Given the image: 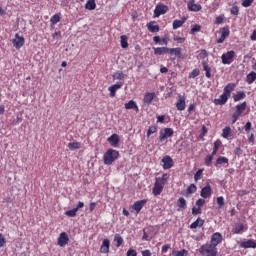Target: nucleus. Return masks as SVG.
<instances>
[{"label":"nucleus","instance_id":"f257e3e1","mask_svg":"<svg viewBox=\"0 0 256 256\" xmlns=\"http://www.w3.org/2000/svg\"><path fill=\"white\" fill-rule=\"evenodd\" d=\"M167 181H169V174L165 173L162 177H157L154 183V187L152 189V193L155 197L160 193H163V189H165V185H167Z\"/></svg>","mask_w":256,"mask_h":256},{"label":"nucleus","instance_id":"f03ea898","mask_svg":"<svg viewBox=\"0 0 256 256\" xmlns=\"http://www.w3.org/2000/svg\"><path fill=\"white\" fill-rule=\"evenodd\" d=\"M119 159V151L108 149L107 152L104 154V164L105 165H113L114 161Z\"/></svg>","mask_w":256,"mask_h":256},{"label":"nucleus","instance_id":"7ed1b4c3","mask_svg":"<svg viewBox=\"0 0 256 256\" xmlns=\"http://www.w3.org/2000/svg\"><path fill=\"white\" fill-rule=\"evenodd\" d=\"M199 253L203 256H217L218 250L209 243H206L199 248Z\"/></svg>","mask_w":256,"mask_h":256},{"label":"nucleus","instance_id":"20e7f679","mask_svg":"<svg viewBox=\"0 0 256 256\" xmlns=\"http://www.w3.org/2000/svg\"><path fill=\"white\" fill-rule=\"evenodd\" d=\"M235 58V51L231 50L227 53L222 54L221 59L223 65H231L233 63V59Z\"/></svg>","mask_w":256,"mask_h":256},{"label":"nucleus","instance_id":"39448f33","mask_svg":"<svg viewBox=\"0 0 256 256\" xmlns=\"http://www.w3.org/2000/svg\"><path fill=\"white\" fill-rule=\"evenodd\" d=\"M223 241V235H221V233L216 232L212 235L210 243H208V245H211L212 247H214V249H217V245H219V243H222Z\"/></svg>","mask_w":256,"mask_h":256},{"label":"nucleus","instance_id":"423d86ee","mask_svg":"<svg viewBox=\"0 0 256 256\" xmlns=\"http://www.w3.org/2000/svg\"><path fill=\"white\" fill-rule=\"evenodd\" d=\"M58 247H65L69 245V234L67 232H61L58 239H57Z\"/></svg>","mask_w":256,"mask_h":256},{"label":"nucleus","instance_id":"0eeeda50","mask_svg":"<svg viewBox=\"0 0 256 256\" xmlns=\"http://www.w3.org/2000/svg\"><path fill=\"white\" fill-rule=\"evenodd\" d=\"M174 133L175 131L172 128H164L163 130H160L159 139L163 143V141L169 139Z\"/></svg>","mask_w":256,"mask_h":256},{"label":"nucleus","instance_id":"6e6552de","mask_svg":"<svg viewBox=\"0 0 256 256\" xmlns=\"http://www.w3.org/2000/svg\"><path fill=\"white\" fill-rule=\"evenodd\" d=\"M168 11L169 7L163 4H158L154 10V17H161V15H165Z\"/></svg>","mask_w":256,"mask_h":256},{"label":"nucleus","instance_id":"1a4fd4ad","mask_svg":"<svg viewBox=\"0 0 256 256\" xmlns=\"http://www.w3.org/2000/svg\"><path fill=\"white\" fill-rule=\"evenodd\" d=\"M12 43L15 49H21V47L25 45V38L23 36H19V34H15V38L12 40Z\"/></svg>","mask_w":256,"mask_h":256},{"label":"nucleus","instance_id":"9d476101","mask_svg":"<svg viewBox=\"0 0 256 256\" xmlns=\"http://www.w3.org/2000/svg\"><path fill=\"white\" fill-rule=\"evenodd\" d=\"M211 193H213V190L211 189V185L208 184L201 189L200 196L203 199H207V198L211 197Z\"/></svg>","mask_w":256,"mask_h":256},{"label":"nucleus","instance_id":"9b49d317","mask_svg":"<svg viewBox=\"0 0 256 256\" xmlns=\"http://www.w3.org/2000/svg\"><path fill=\"white\" fill-rule=\"evenodd\" d=\"M186 103L185 96L179 95L178 100L176 102V108L178 111H185Z\"/></svg>","mask_w":256,"mask_h":256},{"label":"nucleus","instance_id":"f8f14e48","mask_svg":"<svg viewBox=\"0 0 256 256\" xmlns=\"http://www.w3.org/2000/svg\"><path fill=\"white\" fill-rule=\"evenodd\" d=\"M121 87H123V82H117L116 84L110 86L108 88V91H110V97H115V93H117Z\"/></svg>","mask_w":256,"mask_h":256},{"label":"nucleus","instance_id":"ddd939ff","mask_svg":"<svg viewBox=\"0 0 256 256\" xmlns=\"http://www.w3.org/2000/svg\"><path fill=\"white\" fill-rule=\"evenodd\" d=\"M187 7L189 9V11H201V9H203V7L201 6V4H196L195 0H191L187 3Z\"/></svg>","mask_w":256,"mask_h":256},{"label":"nucleus","instance_id":"4468645a","mask_svg":"<svg viewBox=\"0 0 256 256\" xmlns=\"http://www.w3.org/2000/svg\"><path fill=\"white\" fill-rule=\"evenodd\" d=\"M247 228H245V225H243L242 223H236L233 226L232 229V233H234L235 235H241V233H243Z\"/></svg>","mask_w":256,"mask_h":256},{"label":"nucleus","instance_id":"2eb2a0df","mask_svg":"<svg viewBox=\"0 0 256 256\" xmlns=\"http://www.w3.org/2000/svg\"><path fill=\"white\" fill-rule=\"evenodd\" d=\"M109 247H111V241H109V239H104L100 247V253H109Z\"/></svg>","mask_w":256,"mask_h":256},{"label":"nucleus","instance_id":"dca6fc26","mask_svg":"<svg viewBox=\"0 0 256 256\" xmlns=\"http://www.w3.org/2000/svg\"><path fill=\"white\" fill-rule=\"evenodd\" d=\"M229 100L228 94L224 93L220 95L218 99L214 100L215 105H225L227 101Z\"/></svg>","mask_w":256,"mask_h":256},{"label":"nucleus","instance_id":"f3484780","mask_svg":"<svg viewBox=\"0 0 256 256\" xmlns=\"http://www.w3.org/2000/svg\"><path fill=\"white\" fill-rule=\"evenodd\" d=\"M162 163L163 169H171V167H173V159L171 158V156H165L162 159Z\"/></svg>","mask_w":256,"mask_h":256},{"label":"nucleus","instance_id":"a211bd4d","mask_svg":"<svg viewBox=\"0 0 256 256\" xmlns=\"http://www.w3.org/2000/svg\"><path fill=\"white\" fill-rule=\"evenodd\" d=\"M146 203H147V200L136 201L133 204L132 209H134V211H136V213H140L141 209H143V207L145 206Z\"/></svg>","mask_w":256,"mask_h":256},{"label":"nucleus","instance_id":"6ab92c4d","mask_svg":"<svg viewBox=\"0 0 256 256\" xmlns=\"http://www.w3.org/2000/svg\"><path fill=\"white\" fill-rule=\"evenodd\" d=\"M240 246L243 249H255L256 242H255V240H247V241L241 242Z\"/></svg>","mask_w":256,"mask_h":256},{"label":"nucleus","instance_id":"aec40b11","mask_svg":"<svg viewBox=\"0 0 256 256\" xmlns=\"http://www.w3.org/2000/svg\"><path fill=\"white\" fill-rule=\"evenodd\" d=\"M231 31H229V28L228 27H224L222 28V31H221V36L220 38L217 40V43H223V41H225V39L227 37H229Z\"/></svg>","mask_w":256,"mask_h":256},{"label":"nucleus","instance_id":"412c9836","mask_svg":"<svg viewBox=\"0 0 256 256\" xmlns=\"http://www.w3.org/2000/svg\"><path fill=\"white\" fill-rule=\"evenodd\" d=\"M108 143H110V145L112 147H119V135L117 134H112L109 138H108Z\"/></svg>","mask_w":256,"mask_h":256},{"label":"nucleus","instance_id":"4be33fe9","mask_svg":"<svg viewBox=\"0 0 256 256\" xmlns=\"http://www.w3.org/2000/svg\"><path fill=\"white\" fill-rule=\"evenodd\" d=\"M154 99H155V92H148L144 95L143 101L147 105H151Z\"/></svg>","mask_w":256,"mask_h":256},{"label":"nucleus","instance_id":"5701e85b","mask_svg":"<svg viewBox=\"0 0 256 256\" xmlns=\"http://www.w3.org/2000/svg\"><path fill=\"white\" fill-rule=\"evenodd\" d=\"M125 109H135V111L139 113V107L137 106V102L133 100L125 103Z\"/></svg>","mask_w":256,"mask_h":256},{"label":"nucleus","instance_id":"b1692460","mask_svg":"<svg viewBox=\"0 0 256 256\" xmlns=\"http://www.w3.org/2000/svg\"><path fill=\"white\" fill-rule=\"evenodd\" d=\"M187 209V200L181 197L178 199V211H185Z\"/></svg>","mask_w":256,"mask_h":256},{"label":"nucleus","instance_id":"393cba45","mask_svg":"<svg viewBox=\"0 0 256 256\" xmlns=\"http://www.w3.org/2000/svg\"><path fill=\"white\" fill-rule=\"evenodd\" d=\"M168 55H175L179 59H181V48H168Z\"/></svg>","mask_w":256,"mask_h":256},{"label":"nucleus","instance_id":"a878e982","mask_svg":"<svg viewBox=\"0 0 256 256\" xmlns=\"http://www.w3.org/2000/svg\"><path fill=\"white\" fill-rule=\"evenodd\" d=\"M205 223V220L201 218H197L191 225L190 229H197V227H203V224Z\"/></svg>","mask_w":256,"mask_h":256},{"label":"nucleus","instance_id":"bb28decb","mask_svg":"<svg viewBox=\"0 0 256 256\" xmlns=\"http://www.w3.org/2000/svg\"><path fill=\"white\" fill-rule=\"evenodd\" d=\"M153 49H154L155 55H165V53H168V51H169L168 47H158V48H153Z\"/></svg>","mask_w":256,"mask_h":256},{"label":"nucleus","instance_id":"cd10ccee","mask_svg":"<svg viewBox=\"0 0 256 256\" xmlns=\"http://www.w3.org/2000/svg\"><path fill=\"white\" fill-rule=\"evenodd\" d=\"M147 28L151 33H159V25H155V22L147 24Z\"/></svg>","mask_w":256,"mask_h":256},{"label":"nucleus","instance_id":"c85d7f7f","mask_svg":"<svg viewBox=\"0 0 256 256\" xmlns=\"http://www.w3.org/2000/svg\"><path fill=\"white\" fill-rule=\"evenodd\" d=\"M202 67L203 70L206 71L207 79H211V68L209 67V64H207V61H202Z\"/></svg>","mask_w":256,"mask_h":256},{"label":"nucleus","instance_id":"c756f323","mask_svg":"<svg viewBox=\"0 0 256 256\" xmlns=\"http://www.w3.org/2000/svg\"><path fill=\"white\" fill-rule=\"evenodd\" d=\"M225 163H229V158L219 156L216 160L215 167H219V165H223Z\"/></svg>","mask_w":256,"mask_h":256},{"label":"nucleus","instance_id":"7c9ffc66","mask_svg":"<svg viewBox=\"0 0 256 256\" xmlns=\"http://www.w3.org/2000/svg\"><path fill=\"white\" fill-rule=\"evenodd\" d=\"M185 23V18H182L181 20H174L172 27L174 30L179 29V27H183V24Z\"/></svg>","mask_w":256,"mask_h":256},{"label":"nucleus","instance_id":"2f4dec72","mask_svg":"<svg viewBox=\"0 0 256 256\" xmlns=\"http://www.w3.org/2000/svg\"><path fill=\"white\" fill-rule=\"evenodd\" d=\"M97 7V4L95 3V0H88L85 4V8L88 9V11H93Z\"/></svg>","mask_w":256,"mask_h":256},{"label":"nucleus","instance_id":"473e14b6","mask_svg":"<svg viewBox=\"0 0 256 256\" xmlns=\"http://www.w3.org/2000/svg\"><path fill=\"white\" fill-rule=\"evenodd\" d=\"M235 89V84L229 83L227 86L224 88V93L231 97V92Z\"/></svg>","mask_w":256,"mask_h":256},{"label":"nucleus","instance_id":"72a5a7b5","mask_svg":"<svg viewBox=\"0 0 256 256\" xmlns=\"http://www.w3.org/2000/svg\"><path fill=\"white\" fill-rule=\"evenodd\" d=\"M245 97H246V95H245V92H243V91H239L233 95V99L235 102L241 101V100L245 99Z\"/></svg>","mask_w":256,"mask_h":256},{"label":"nucleus","instance_id":"f704fd0d","mask_svg":"<svg viewBox=\"0 0 256 256\" xmlns=\"http://www.w3.org/2000/svg\"><path fill=\"white\" fill-rule=\"evenodd\" d=\"M245 109H247V102L236 105V113H238L239 115H241V113H243Z\"/></svg>","mask_w":256,"mask_h":256},{"label":"nucleus","instance_id":"c9c22d12","mask_svg":"<svg viewBox=\"0 0 256 256\" xmlns=\"http://www.w3.org/2000/svg\"><path fill=\"white\" fill-rule=\"evenodd\" d=\"M255 79H256V73L255 72H250L246 76V82L248 83V85H252V83L255 81Z\"/></svg>","mask_w":256,"mask_h":256},{"label":"nucleus","instance_id":"e433bc0d","mask_svg":"<svg viewBox=\"0 0 256 256\" xmlns=\"http://www.w3.org/2000/svg\"><path fill=\"white\" fill-rule=\"evenodd\" d=\"M68 148L70 151H75V149H81V144L79 142H70Z\"/></svg>","mask_w":256,"mask_h":256},{"label":"nucleus","instance_id":"4c0bfd02","mask_svg":"<svg viewBox=\"0 0 256 256\" xmlns=\"http://www.w3.org/2000/svg\"><path fill=\"white\" fill-rule=\"evenodd\" d=\"M120 43H121L122 49H127V47H129V43L127 42V36L122 35L120 37Z\"/></svg>","mask_w":256,"mask_h":256},{"label":"nucleus","instance_id":"58836bf2","mask_svg":"<svg viewBox=\"0 0 256 256\" xmlns=\"http://www.w3.org/2000/svg\"><path fill=\"white\" fill-rule=\"evenodd\" d=\"M219 147H221V140H216L214 142V148H213L211 155H213V156L217 155V152L219 151Z\"/></svg>","mask_w":256,"mask_h":256},{"label":"nucleus","instance_id":"ea45409f","mask_svg":"<svg viewBox=\"0 0 256 256\" xmlns=\"http://www.w3.org/2000/svg\"><path fill=\"white\" fill-rule=\"evenodd\" d=\"M229 135H231V127L226 126L223 130H222V137L224 139H229Z\"/></svg>","mask_w":256,"mask_h":256},{"label":"nucleus","instance_id":"a19ab883","mask_svg":"<svg viewBox=\"0 0 256 256\" xmlns=\"http://www.w3.org/2000/svg\"><path fill=\"white\" fill-rule=\"evenodd\" d=\"M198 59H207V57H209V53L207 52V50L202 49L198 51Z\"/></svg>","mask_w":256,"mask_h":256},{"label":"nucleus","instance_id":"79ce46f5","mask_svg":"<svg viewBox=\"0 0 256 256\" xmlns=\"http://www.w3.org/2000/svg\"><path fill=\"white\" fill-rule=\"evenodd\" d=\"M188 251L187 250H185V249H183V250H181V251H172V255L173 256H187L188 255Z\"/></svg>","mask_w":256,"mask_h":256},{"label":"nucleus","instance_id":"37998d69","mask_svg":"<svg viewBox=\"0 0 256 256\" xmlns=\"http://www.w3.org/2000/svg\"><path fill=\"white\" fill-rule=\"evenodd\" d=\"M112 77L114 80H121V79H125V74H123V72L121 71H118L114 73Z\"/></svg>","mask_w":256,"mask_h":256},{"label":"nucleus","instance_id":"c03bdc74","mask_svg":"<svg viewBox=\"0 0 256 256\" xmlns=\"http://www.w3.org/2000/svg\"><path fill=\"white\" fill-rule=\"evenodd\" d=\"M77 211H78L77 208H73L71 210L66 211L65 215L67 217H76L77 216Z\"/></svg>","mask_w":256,"mask_h":256},{"label":"nucleus","instance_id":"a18cd8bd","mask_svg":"<svg viewBox=\"0 0 256 256\" xmlns=\"http://www.w3.org/2000/svg\"><path fill=\"white\" fill-rule=\"evenodd\" d=\"M51 24L52 25H57V23H59V21H61V17H59V14H54L51 19Z\"/></svg>","mask_w":256,"mask_h":256},{"label":"nucleus","instance_id":"49530a36","mask_svg":"<svg viewBox=\"0 0 256 256\" xmlns=\"http://www.w3.org/2000/svg\"><path fill=\"white\" fill-rule=\"evenodd\" d=\"M196 191H197V186L195 184H191L187 188L188 195H193V193H196Z\"/></svg>","mask_w":256,"mask_h":256},{"label":"nucleus","instance_id":"de8ad7c7","mask_svg":"<svg viewBox=\"0 0 256 256\" xmlns=\"http://www.w3.org/2000/svg\"><path fill=\"white\" fill-rule=\"evenodd\" d=\"M114 241L117 243V247H121V245H123V238L119 234L115 235Z\"/></svg>","mask_w":256,"mask_h":256},{"label":"nucleus","instance_id":"09e8293b","mask_svg":"<svg viewBox=\"0 0 256 256\" xmlns=\"http://www.w3.org/2000/svg\"><path fill=\"white\" fill-rule=\"evenodd\" d=\"M200 179H203V169H199L194 175L195 181H200Z\"/></svg>","mask_w":256,"mask_h":256},{"label":"nucleus","instance_id":"8fccbe9b","mask_svg":"<svg viewBox=\"0 0 256 256\" xmlns=\"http://www.w3.org/2000/svg\"><path fill=\"white\" fill-rule=\"evenodd\" d=\"M213 157L214 156L212 154L205 157V165H207V167H211V163H213Z\"/></svg>","mask_w":256,"mask_h":256},{"label":"nucleus","instance_id":"3c124183","mask_svg":"<svg viewBox=\"0 0 256 256\" xmlns=\"http://www.w3.org/2000/svg\"><path fill=\"white\" fill-rule=\"evenodd\" d=\"M153 133H157V127L156 126H150L148 128L147 137H151Z\"/></svg>","mask_w":256,"mask_h":256},{"label":"nucleus","instance_id":"603ef678","mask_svg":"<svg viewBox=\"0 0 256 256\" xmlns=\"http://www.w3.org/2000/svg\"><path fill=\"white\" fill-rule=\"evenodd\" d=\"M199 31H201V25L199 24L192 25V28H191L192 34L199 33Z\"/></svg>","mask_w":256,"mask_h":256},{"label":"nucleus","instance_id":"864d4df0","mask_svg":"<svg viewBox=\"0 0 256 256\" xmlns=\"http://www.w3.org/2000/svg\"><path fill=\"white\" fill-rule=\"evenodd\" d=\"M199 69H194L190 74H189V79H195V77H199Z\"/></svg>","mask_w":256,"mask_h":256},{"label":"nucleus","instance_id":"5fc2aeb1","mask_svg":"<svg viewBox=\"0 0 256 256\" xmlns=\"http://www.w3.org/2000/svg\"><path fill=\"white\" fill-rule=\"evenodd\" d=\"M216 201H217V204L219 205V209H221V207L225 205V198H223V196L218 197Z\"/></svg>","mask_w":256,"mask_h":256},{"label":"nucleus","instance_id":"6e6d98bb","mask_svg":"<svg viewBox=\"0 0 256 256\" xmlns=\"http://www.w3.org/2000/svg\"><path fill=\"white\" fill-rule=\"evenodd\" d=\"M239 117H241V114H238V112H235V113L232 115V123H233V124L237 123V120L239 119Z\"/></svg>","mask_w":256,"mask_h":256},{"label":"nucleus","instance_id":"4d7b16f0","mask_svg":"<svg viewBox=\"0 0 256 256\" xmlns=\"http://www.w3.org/2000/svg\"><path fill=\"white\" fill-rule=\"evenodd\" d=\"M224 21L223 16H217L215 19V25H221Z\"/></svg>","mask_w":256,"mask_h":256},{"label":"nucleus","instance_id":"13d9d810","mask_svg":"<svg viewBox=\"0 0 256 256\" xmlns=\"http://www.w3.org/2000/svg\"><path fill=\"white\" fill-rule=\"evenodd\" d=\"M243 154V150L241 149V147H237L234 150V155H237V157H240Z\"/></svg>","mask_w":256,"mask_h":256},{"label":"nucleus","instance_id":"bf43d9fd","mask_svg":"<svg viewBox=\"0 0 256 256\" xmlns=\"http://www.w3.org/2000/svg\"><path fill=\"white\" fill-rule=\"evenodd\" d=\"M252 3H253V0H244L242 2V6L243 7H251Z\"/></svg>","mask_w":256,"mask_h":256},{"label":"nucleus","instance_id":"052dcab7","mask_svg":"<svg viewBox=\"0 0 256 256\" xmlns=\"http://www.w3.org/2000/svg\"><path fill=\"white\" fill-rule=\"evenodd\" d=\"M192 214L193 215H199V214H201V207H193L192 208Z\"/></svg>","mask_w":256,"mask_h":256},{"label":"nucleus","instance_id":"680f3d73","mask_svg":"<svg viewBox=\"0 0 256 256\" xmlns=\"http://www.w3.org/2000/svg\"><path fill=\"white\" fill-rule=\"evenodd\" d=\"M231 14H232V15H239V7L233 6V7L231 8Z\"/></svg>","mask_w":256,"mask_h":256},{"label":"nucleus","instance_id":"e2e57ef3","mask_svg":"<svg viewBox=\"0 0 256 256\" xmlns=\"http://www.w3.org/2000/svg\"><path fill=\"white\" fill-rule=\"evenodd\" d=\"M196 205H197L198 207H203V205H205V199H203V198L198 199V200L196 201Z\"/></svg>","mask_w":256,"mask_h":256},{"label":"nucleus","instance_id":"0e129e2a","mask_svg":"<svg viewBox=\"0 0 256 256\" xmlns=\"http://www.w3.org/2000/svg\"><path fill=\"white\" fill-rule=\"evenodd\" d=\"M171 249V244H166L162 246V253H167Z\"/></svg>","mask_w":256,"mask_h":256},{"label":"nucleus","instance_id":"69168bd1","mask_svg":"<svg viewBox=\"0 0 256 256\" xmlns=\"http://www.w3.org/2000/svg\"><path fill=\"white\" fill-rule=\"evenodd\" d=\"M127 256H137V251H135L134 249H130L127 252Z\"/></svg>","mask_w":256,"mask_h":256},{"label":"nucleus","instance_id":"338daca9","mask_svg":"<svg viewBox=\"0 0 256 256\" xmlns=\"http://www.w3.org/2000/svg\"><path fill=\"white\" fill-rule=\"evenodd\" d=\"M142 256H151V251L149 250L142 251Z\"/></svg>","mask_w":256,"mask_h":256},{"label":"nucleus","instance_id":"774afa93","mask_svg":"<svg viewBox=\"0 0 256 256\" xmlns=\"http://www.w3.org/2000/svg\"><path fill=\"white\" fill-rule=\"evenodd\" d=\"M251 41H256V30L253 31V33L250 36Z\"/></svg>","mask_w":256,"mask_h":256}]
</instances>
